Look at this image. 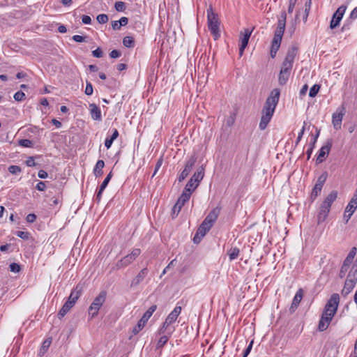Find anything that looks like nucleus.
<instances>
[{
	"label": "nucleus",
	"instance_id": "1",
	"mask_svg": "<svg viewBox=\"0 0 357 357\" xmlns=\"http://www.w3.org/2000/svg\"><path fill=\"white\" fill-rule=\"evenodd\" d=\"M280 95V90L278 89H274L267 98L261 111V117L259 125L260 130H265L271 120L275 107L278 103Z\"/></svg>",
	"mask_w": 357,
	"mask_h": 357
},
{
	"label": "nucleus",
	"instance_id": "2",
	"mask_svg": "<svg viewBox=\"0 0 357 357\" xmlns=\"http://www.w3.org/2000/svg\"><path fill=\"white\" fill-rule=\"evenodd\" d=\"M340 302L337 294H333L328 301L322 312L318 324V330L325 331L330 325L334 315L336 314Z\"/></svg>",
	"mask_w": 357,
	"mask_h": 357
},
{
	"label": "nucleus",
	"instance_id": "3",
	"mask_svg": "<svg viewBox=\"0 0 357 357\" xmlns=\"http://www.w3.org/2000/svg\"><path fill=\"white\" fill-rule=\"evenodd\" d=\"M287 13L285 11H282L280 17L278 19L277 27L274 33V36L272 40L271 49V56L274 58L278 51L282 38L285 30L286 26Z\"/></svg>",
	"mask_w": 357,
	"mask_h": 357
},
{
	"label": "nucleus",
	"instance_id": "4",
	"mask_svg": "<svg viewBox=\"0 0 357 357\" xmlns=\"http://www.w3.org/2000/svg\"><path fill=\"white\" fill-rule=\"evenodd\" d=\"M207 20L208 29L213 36L214 40L218 39L220 36L219 19L217 14L213 12L211 6L207 8Z\"/></svg>",
	"mask_w": 357,
	"mask_h": 357
},
{
	"label": "nucleus",
	"instance_id": "5",
	"mask_svg": "<svg viewBox=\"0 0 357 357\" xmlns=\"http://www.w3.org/2000/svg\"><path fill=\"white\" fill-rule=\"evenodd\" d=\"M141 250L139 248H135L132 250L130 254L127 255L124 257L119 260L116 264V269L119 270L123 268L127 267L131 264L136 258L140 255Z\"/></svg>",
	"mask_w": 357,
	"mask_h": 357
},
{
	"label": "nucleus",
	"instance_id": "6",
	"mask_svg": "<svg viewBox=\"0 0 357 357\" xmlns=\"http://www.w3.org/2000/svg\"><path fill=\"white\" fill-rule=\"evenodd\" d=\"M105 298L106 293L105 291H101L98 296L95 298L89 308V314L91 316V317H94L98 314V310L105 301Z\"/></svg>",
	"mask_w": 357,
	"mask_h": 357
},
{
	"label": "nucleus",
	"instance_id": "7",
	"mask_svg": "<svg viewBox=\"0 0 357 357\" xmlns=\"http://www.w3.org/2000/svg\"><path fill=\"white\" fill-rule=\"evenodd\" d=\"M297 47H291L287 51L285 59L282 63L281 70L291 73L294 59L297 54Z\"/></svg>",
	"mask_w": 357,
	"mask_h": 357
},
{
	"label": "nucleus",
	"instance_id": "8",
	"mask_svg": "<svg viewBox=\"0 0 357 357\" xmlns=\"http://www.w3.org/2000/svg\"><path fill=\"white\" fill-rule=\"evenodd\" d=\"M190 197H188V195L185 193H182L179 198L178 199L176 203L174 204L172 211V218H174L178 215L181 209L184 206L185 203L187 202L190 199Z\"/></svg>",
	"mask_w": 357,
	"mask_h": 357
},
{
	"label": "nucleus",
	"instance_id": "9",
	"mask_svg": "<svg viewBox=\"0 0 357 357\" xmlns=\"http://www.w3.org/2000/svg\"><path fill=\"white\" fill-rule=\"evenodd\" d=\"M252 32V30H250L249 29H245L243 32H241V46L239 47V54L241 56L243 55L244 50L248 45Z\"/></svg>",
	"mask_w": 357,
	"mask_h": 357
},
{
	"label": "nucleus",
	"instance_id": "10",
	"mask_svg": "<svg viewBox=\"0 0 357 357\" xmlns=\"http://www.w3.org/2000/svg\"><path fill=\"white\" fill-rule=\"evenodd\" d=\"M345 113V108L342 106L337 109V112L332 116V123L335 129L338 130L341 127L343 116Z\"/></svg>",
	"mask_w": 357,
	"mask_h": 357
},
{
	"label": "nucleus",
	"instance_id": "11",
	"mask_svg": "<svg viewBox=\"0 0 357 357\" xmlns=\"http://www.w3.org/2000/svg\"><path fill=\"white\" fill-rule=\"evenodd\" d=\"M345 10H346V8L344 6H340V8H337V10L335 11V13L333 15V17H332V20L331 22V24H330L331 29H335V27H337L339 25L340 22L341 21V20L343 17V15L345 12Z\"/></svg>",
	"mask_w": 357,
	"mask_h": 357
},
{
	"label": "nucleus",
	"instance_id": "12",
	"mask_svg": "<svg viewBox=\"0 0 357 357\" xmlns=\"http://www.w3.org/2000/svg\"><path fill=\"white\" fill-rule=\"evenodd\" d=\"M196 162V159L194 157H191L187 162L185 165L184 169L181 172L178 176V181L181 182L183 181L191 172L195 163Z\"/></svg>",
	"mask_w": 357,
	"mask_h": 357
},
{
	"label": "nucleus",
	"instance_id": "13",
	"mask_svg": "<svg viewBox=\"0 0 357 357\" xmlns=\"http://www.w3.org/2000/svg\"><path fill=\"white\" fill-rule=\"evenodd\" d=\"M326 180V176L324 174L321 175L314 185V187L312 189V197H316L321 191V189L323 188V185Z\"/></svg>",
	"mask_w": 357,
	"mask_h": 357
},
{
	"label": "nucleus",
	"instance_id": "14",
	"mask_svg": "<svg viewBox=\"0 0 357 357\" xmlns=\"http://www.w3.org/2000/svg\"><path fill=\"white\" fill-rule=\"evenodd\" d=\"M148 274V269L146 268L141 270L139 273L131 281V287H136L139 285L146 278Z\"/></svg>",
	"mask_w": 357,
	"mask_h": 357
},
{
	"label": "nucleus",
	"instance_id": "15",
	"mask_svg": "<svg viewBox=\"0 0 357 357\" xmlns=\"http://www.w3.org/2000/svg\"><path fill=\"white\" fill-rule=\"evenodd\" d=\"M89 108L91 118L94 121H100L102 120L100 109L95 103L89 104Z\"/></svg>",
	"mask_w": 357,
	"mask_h": 357
},
{
	"label": "nucleus",
	"instance_id": "16",
	"mask_svg": "<svg viewBox=\"0 0 357 357\" xmlns=\"http://www.w3.org/2000/svg\"><path fill=\"white\" fill-rule=\"evenodd\" d=\"M303 290L302 289H299L294 298H293V301H292V303H291V305L290 307V310L294 312L295 311V310L298 307L299 303H301L302 298H303Z\"/></svg>",
	"mask_w": 357,
	"mask_h": 357
},
{
	"label": "nucleus",
	"instance_id": "17",
	"mask_svg": "<svg viewBox=\"0 0 357 357\" xmlns=\"http://www.w3.org/2000/svg\"><path fill=\"white\" fill-rule=\"evenodd\" d=\"M220 212V208L216 207L213 208L204 219L205 221L213 225Z\"/></svg>",
	"mask_w": 357,
	"mask_h": 357
},
{
	"label": "nucleus",
	"instance_id": "18",
	"mask_svg": "<svg viewBox=\"0 0 357 357\" xmlns=\"http://www.w3.org/2000/svg\"><path fill=\"white\" fill-rule=\"evenodd\" d=\"M220 212V208L216 207L213 208L204 219L205 221L213 225Z\"/></svg>",
	"mask_w": 357,
	"mask_h": 357
},
{
	"label": "nucleus",
	"instance_id": "19",
	"mask_svg": "<svg viewBox=\"0 0 357 357\" xmlns=\"http://www.w3.org/2000/svg\"><path fill=\"white\" fill-rule=\"evenodd\" d=\"M199 183L192 179H190L187 183L182 193H185L190 197L192 192L198 187Z\"/></svg>",
	"mask_w": 357,
	"mask_h": 357
},
{
	"label": "nucleus",
	"instance_id": "20",
	"mask_svg": "<svg viewBox=\"0 0 357 357\" xmlns=\"http://www.w3.org/2000/svg\"><path fill=\"white\" fill-rule=\"evenodd\" d=\"M331 206H330L328 204L325 203L324 202H322L321 207H320V211L319 213V220H324L325 218L328 216V214L330 211Z\"/></svg>",
	"mask_w": 357,
	"mask_h": 357
},
{
	"label": "nucleus",
	"instance_id": "21",
	"mask_svg": "<svg viewBox=\"0 0 357 357\" xmlns=\"http://www.w3.org/2000/svg\"><path fill=\"white\" fill-rule=\"evenodd\" d=\"M208 231L209 230L206 229V228L205 227H203V225H200V226L199 227V228L193 238L194 243H199V241H201V238H203Z\"/></svg>",
	"mask_w": 357,
	"mask_h": 357
},
{
	"label": "nucleus",
	"instance_id": "22",
	"mask_svg": "<svg viewBox=\"0 0 357 357\" xmlns=\"http://www.w3.org/2000/svg\"><path fill=\"white\" fill-rule=\"evenodd\" d=\"M331 147V143L328 142L327 144L323 146L320 149L319 155L317 158V160L319 162H321L323 161V158H324L326 155H327L329 153Z\"/></svg>",
	"mask_w": 357,
	"mask_h": 357
},
{
	"label": "nucleus",
	"instance_id": "23",
	"mask_svg": "<svg viewBox=\"0 0 357 357\" xmlns=\"http://www.w3.org/2000/svg\"><path fill=\"white\" fill-rule=\"evenodd\" d=\"M73 301H67L58 313L59 318H63L68 312V311L73 307Z\"/></svg>",
	"mask_w": 357,
	"mask_h": 357
},
{
	"label": "nucleus",
	"instance_id": "24",
	"mask_svg": "<svg viewBox=\"0 0 357 357\" xmlns=\"http://www.w3.org/2000/svg\"><path fill=\"white\" fill-rule=\"evenodd\" d=\"M181 307L176 306L174 309L169 314L166 319L170 321L172 324L174 323L181 312Z\"/></svg>",
	"mask_w": 357,
	"mask_h": 357
},
{
	"label": "nucleus",
	"instance_id": "25",
	"mask_svg": "<svg viewBox=\"0 0 357 357\" xmlns=\"http://www.w3.org/2000/svg\"><path fill=\"white\" fill-rule=\"evenodd\" d=\"M204 176V169L202 166L199 168H198L197 171L194 173V174L191 177V179L194 180L195 181L197 182L199 184V182L203 179Z\"/></svg>",
	"mask_w": 357,
	"mask_h": 357
},
{
	"label": "nucleus",
	"instance_id": "26",
	"mask_svg": "<svg viewBox=\"0 0 357 357\" xmlns=\"http://www.w3.org/2000/svg\"><path fill=\"white\" fill-rule=\"evenodd\" d=\"M355 285L356 284L352 282L346 280L344 287L342 290V296H347L349 294H350L353 289L355 287Z\"/></svg>",
	"mask_w": 357,
	"mask_h": 357
},
{
	"label": "nucleus",
	"instance_id": "27",
	"mask_svg": "<svg viewBox=\"0 0 357 357\" xmlns=\"http://www.w3.org/2000/svg\"><path fill=\"white\" fill-rule=\"evenodd\" d=\"M291 73L285 71L284 70H280L278 82L280 85H284L287 82Z\"/></svg>",
	"mask_w": 357,
	"mask_h": 357
},
{
	"label": "nucleus",
	"instance_id": "28",
	"mask_svg": "<svg viewBox=\"0 0 357 357\" xmlns=\"http://www.w3.org/2000/svg\"><path fill=\"white\" fill-rule=\"evenodd\" d=\"M172 324V323L170 321H168L167 319H165V322L162 324L161 328L159 329V333L160 334H165V333H167V331H168V334L170 335L173 331H174V328L171 329L169 328V326Z\"/></svg>",
	"mask_w": 357,
	"mask_h": 357
},
{
	"label": "nucleus",
	"instance_id": "29",
	"mask_svg": "<svg viewBox=\"0 0 357 357\" xmlns=\"http://www.w3.org/2000/svg\"><path fill=\"white\" fill-rule=\"evenodd\" d=\"M172 324V323L170 321H168L167 319H165V322L162 324L161 328L159 329V333L160 334H165V333H167V331H168V334L170 335L173 331H174V328L171 329L169 328V326Z\"/></svg>",
	"mask_w": 357,
	"mask_h": 357
},
{
	"label": "nucleus",
	"instance_id": "30",
	"mask_svg": "<svg viewBox=\"0 0 357 357\" xmlns=\"http://www.w3.org/2000/svg\"><path fill=\"white\" fill-rule=\"evenodd\" d=\"M105 166V162L103 160H98V162H96V165L95 166V168H94V174L96 175V176H100L102 175L103 174V172H102V169Z\"/></svg>",
	"mask_w": 357,
	"mask_h": 357
},
{
	"label": "nucleus",
	"instance_id": "31",
	"mask_svg": "<svg viewBox=\"0 0 357 357\" xmlns=\"http://www.w3.org/2000/svg\"><path fill=\"white\" fill-rule=\"evenodd\" d=\"M337 197V192L335 190L332 191L324 199V202L328 204L330 206L332 205L333 202L335 201Z\"/></svg>",
	"mask_w": 357,
	"mask_h": 357
},
{
	"label": "nucleus",
	"instance_id": "32",
	"mask_svg": "<svg viewBox=\"0 0 357 357\" xmlns=\"http://www.w3.org/2000/svg\"><path fill=\"white\" fill-rule=\"evenodd\" d=\"M123 44L126 47H132L135 45V40L131 36H126L123 39Z\"/></svg>",
	"mask_w": 357,
	"mask_h": 357
},
{
	"label": "nucleus",
	"instance_id": "33",
	"mask_svg": "<svg viewBox=\"0 0 357 357\" xmlns=\"http://www.w3.org/2000/svg\"><path fill=\"white\" fill-rule=\"evenodd\" d=\"M346 280L351 281L356 284L357 282V271L351 268L347 277Z\"/></svg>",
	"mask_w": 357,
	"mask_h": 357
},
{
	"label": "nucleus",
	"instance_id": "34",
	"mask_svg": "<svg viewBox=\"0 0 357 357\" xmlns=\"http://www.w3.org/2000/svg\"><path fill=\"white\" fill-rule=\"evenodd\" d=\"M356 208H357L356 205L355 206V205L352 204L351 203L349 202L348 205L346 207L344 217H346V213H349V218H350Z\"/></svg>",
	"mask_w": 357,
	"mask_h": 357
},
{
	"label": "nucleus",
	"instance_id": "35",
	"mask_svg": "<svg viewBox=\"0 0 357 357\" xmlns=\"http://www.w3.org/2000/svg\"><path fill=\"white\" fill-rule=\"evenodd\" d=\"M239 249L237 248H232L228 251V255L230 260L236 259L239 255Z\"/></svg>",
	"mask_w": 357,
	"mask_h": 357
},
{
	"label": "nucleus",
	"instance_id": "36",
	"mask_svg": "<svg viewBox=\"0 0 357 357\" xmlns=\"http://www.w3.org/2000/svg\"><path fill=\"white\" fill-rule=\"evenodd\" d=\"M156 309H157V305H151L146 310V312L143 314V316L144 317V319L149 320V318L152 316L153 313L155 311Z\"/></svg>",
	"mask_w": 357,
	"mask_h": 357
},
{
	"label": "nucleus",
	"instance_id": "37",
	"mask_svg": "<svg viewBox=\"0 0 357 357\" xmlns=\"http://www.w3.org/2000/svg\"><path fill=\"white\" fill-rule=\"evenodd\" d=\"M80 291L77 290H74L70 293V295L68 298V301H73V305L76 303L79 297L80 296Z\"/></svg>",
	"mask_w": 357,
	"mask_h": 357
},
{
	"label": "nucleus",
	"instance_id": "38",
	"mask_svg": "<svg viewBox=\"0 0 357 357\" xmlns=\"http://www.w3.org/2000/svg\"><path fill=\"white\" fill-rule=\"evenodd\" d=\"M320 89V85L314 84L310 89L309 96L311 98L315 97Z\"/></svg>",
	"mask_w": 357,
	"mask_h": 357
},
{
	"label": "nucleus",
	"instance_id": "39",
	"mask_svg": "<svg viewBox=\"0 0 357 357\" xmlns=\"http://www.w3.org/2000/svg\"><path fill=\"white\" fill-rule=\"evenodd\" d=\"M169 340V337L167 335H163L162 336L158 341L157 342V349H160L162 347H163L166 343Z\"/></svg>",
	"mask_w": 357,
	"mask_h": 357
},
{
	"label": "nucleus",
	"instance_id": "40",
	"mask_svg": "<svg viewBox=\"0 0 357 357\" xmlns=\"http://www.w3.org/2000/svg\"><path fill=\"white\" fill-rule=\"evenodd\" d=\"M96 20L100 24H105L108 22L109 17L106 14H100L97 16Z\"/></svg>",
	"mask_w": 357,
	"mask_h": 357
},
{
	"label": "nucleus",
	"instance_id": "41",
	"mask_svg": "<svg viewBox=\"0 0 357 357\" xmlns=\"http://www.w3.org/2000/svg\"><path fill=\"white\" fill-rule=\"evenodd\" d=\"M115 9L119 12H122L126 10V4L123 1H117L114 5Z\"/></svg>",
	"mask_w": 357,
	"mask_h": 357
},
{
	"label": "nucleus",
	"instance_id": "42",
	"mask_svg": "<svg viewBox=\"0 0 357 357\" xmlns=\"http://www.w3.org/2000/svg\"><path fill=\"white\" fill-rule=\"evenodd\" d=\"M19 144L23 147H31L33 142L29 139H23L19 141Z\"/></svg>",
	"mask_w": 357,
	"mask_h": 357
},
{
	"label": "nucleus",
	"instance_id": "43",
	"mask_svg": "<svg viewBox=\"0 0 357 357\" xmlns=\"http://www.w3.org/2000/svg\"><path fill=\"white\" fill-rule=\"evenodd\" d=\"M93 89L92 84H91V82H86V85L84 91L85 94L87 96H91L93 94Z\"/></svg>",
	"mask_w": 357,
	"mask_h": 357
},
{
	"label": "nucleus",
	"instance_id": "44",
	"mask_svg": "<svg viewBox=\"0 0 357 357\" xmlns=\"http://www.w3.org/2000/svg\"><path fill=\"white\" fill-rule=\"evenodd\" d=\"M8 172L13 174H17L21 172V168L17 165H11L8 167Z\"/></svg>",
	"mask_w": 357,
	"mask_h": 357
},
{
	"label": "nucleus",
	"instance_id": "45",
	"mask_svg": "<svg viewBox=\"0 0 357 357\" xmlns=\"http://www.w3.org/2000/svg\"><path fill=\"white\" fill-rule=\"evenodd\" d=\"M354 260V258L351 257L350 256L347 255V257H346V259H344V262H343V268H349L351 264L352 263Z\"/></svg>",
	"mask_w": 357,
	"mask_h": 357
},
{
	"label": "nucleus",
	"instance_id": "46",
	"mask_svg": "<svg viewBox=\"0 0 357 357\" xmlns=\"http://www.w3.org/2000/svg\"><path fill=\"white\" fill-rule=\"evenodd\" d=\"M25 98V94L22 91H17L14 94V99L16 101H22Z\"/></svg>",
	"mask_w": 357,
	"mask_h": 357
},
{
	"label": "nucleus",
	"instance_id": "47",
	"mask_svg": "<svg viewBox=\"0 0 357 357\" xmlns=\"http://www.w3.org/2000/svg\"><path fill=\"white\" fill-rule=\"evenodd\" d=\"M16 235L24 240H27L29 238V233L27 231H18Z\"/></svg>",
	"mask_w": 357,
	"mask_h": 357
},
{
	"label": "nucleus",
	"instance_id": "48",
	"mask_svg": "<svg viewBox=\"0 0 357 357\" xmlns=\"http://www.w3.org/2000/svg\"><path fill=\"white\" fill-rule=\"evenodd\" d=\"M72 38L75 42L82 43V42H86V39L87 38V36L74 35Z\"/></svg>",
	"mask_w": 357,
	"mask_h": 357
},
{
	"label": "nucleus",
	"instance_id": "49",
	"mask_svg": "<svg viewBox=\"0 0 357 357\" xmlns=\"http://www.w3.org/2000/svg\"><path fill=\"white\" fill-rule=\"evenodd\" d=\"M144 327L140 322L138 321L137 325L133 328L132 333L134 335H137L139 331H141Z\"/></svg>",
	"mask_w": 357,
	"mask_h": 357
},
{
	"label": "nucleus",
	"instance_id": "50",
	"mask_svg": "<svg viewBox=\"0 0 357 357\" xmlns=\"http://www.w3.org/2000/svg\"><path fill=\"white\" fill-rule=\"evenodd\" d=\"M10 271L13 273H18L20 271V266L16 263H12L10 265Z\"/></svg>",
	"mask_w": 357,
	"mask_h": 357
},
{
	"label": "nucleus",
	"instance_id": "51",
	"mask_svg": "<svg viewBox=\"0 0 357 357\" xmlns=\"http://www.w3.org/2000/svg\"><path fill=\"white\" fill-rule=\"evenodd\" d=\"M92 55L94 56V57H96V58H100L102 56V50H100V48H97L96 50H93L92 52Z\"/></svg>",
	"mask_w": 357,
	"mask_h": 357
},
{
	"label": "nucleus",
	"instance_id": "52",
	"mask_svg": "<svg viewBox=\"0 0 357 357\" xmlns=\"http://www.w3.org/2000/svg\"><path fill=\"white\" fill-rule=\"evenodd\" d=\"M36 188L39 191H44L46 189V185L44 182L39 181L37 183Z\"/></svg>",
	"mask_w": 357,
	"mask_h": 357
},
{
	"label": "nucleus",
	"instance_id": "53",
	"mask_svg": "<svg viewBox=\"0 0 357 357\" xmlns=\"http://www.w3.org/2000/svg\"><path fill=\"white\" fill-rule=\"evenodd\" d=\"M26 165L28 167H34L36 165V162H34V158L32 156H30L28 158V159L26 161Z\"/></svg>",
	"mask_w": 357,
	"mask_h": 357
},
{
	"label": "nucleus",
	"instance_id": "54",
	"mask_svg": "<svg viewBox=\"0 0 357 357\" xmlns=\"http://www.w3.org/2000/svg\"><path fill=\"white\" fill-rule=\"evenodd\" d=\"M121 55V52L116 50H114L109 53L110 57L113 59L119 58Z\"/></svg>",
	"mask_w": 357,
	"mask_h": 357
},
{
	"label": "nucleus",
	"instance_id": "55",
	"mask_svg": "<svg viewBox=\"0 0 357 357\" xmlns=\"http://www.w3.org/2000/svg\"><path fill=\"white\" fill-rule=\"evenodd\" d=\"M36 220V215L34 213H30V214L27 215V216L26 218V220L30 223L35 222Z\"/></svg>",
	"mask_w": 357,
	"mask_h": 357
},
{
	"label": "nucleus",
	"instance_id": "56",
	"mask_svg": "<svg viewBox=\"0 0 357 357\" xmlns=\"http://www.w3.org/2000/svg\"><path fill=\"white\" fill-rule=\"evenodd\" d=\"M252 344L253 341H251L248 347L244 351L243 356V357H247L248 354L250 353L251 349L252 348Z\"/></svg>",
	"mask_w": 357,
	"mask_h": 357
},
{
	"label": "nucleus",
	"instance_id": "57",
	"mask_svg": "<svg viewBox=\"0 0 357 357\" xmlns=\"http://www.w3.org/2000/svg\"><path fill=\"white\" fill-rule=\"evenodd\" d=\"M50 344H51V340H45L43 343L40 351L43 350V351L45 352L47 349V348L50 347Z\"/></svg>",
	"mask_w": 357,
	"mask_h": 357
},
{
	"label": "nucleus",
	"instance_id": "58",
	"mask_svg": "<svg viewBox=\"0 0 357 357\" xmlns=\"http://www.w3.org/2000/svg\"><path fill=\"white\" fill-rule=\"evenodd\" d=\"M82 21L84 24H90L91 22V18L89 15H83L82 17Z\"/></svg>",
	"mask_w": 357,
	"mask_h": 357
},
{
	"label": "nucleus",
	"instance_id": "59",
	"mask_svg": "<svg viewBox=\"0 0 357 357\" xmlns=\"http://www.w3.org/2000/svg\"><path fill=\"white\" fill-rule=\"evenodd\" d=\"M118 22L120 24L121 26H126L128 23V19L126 17H122L120 18L119 20H118Z\"/></svg>",
	"mask_w": 357,
	"mask_h": 357
},
{
	"label": "nucleus",
	"instance_id": "60",
	"mask_svg": "<svg viewBox=\"0 0 357 357\" xmlns=\"http://www.w3.org/2000/svg\"><path fill=\"white\" fill-rule=\"evenodd\" d=\"M38 176L40 178H46L48 176V174L45 170L40 169L38 172Z\"/></svg>",
	"mask_w": 357,
	"mask_h": 357
},
{
	"label": "nucleus",
	"instance_id": "61",
	"mask_svg": "<svg viewBox=\"0 0 357 357\" xmlns=\"http://www.w3.org/2000/svg\"><path fill=\"white\" fill-rule=\"evenodd\" d=\"M308 90V86L307 84H305L303 86L301 89L300 90V96H305Z\"/></svg>",
	"mask_w": 357,
	"mask_h": 357
},
{
	"label": "nucleus",
	"instance_id": "62",
	"mask_svg": "<svg viewBox=\"0 0 357 357\" xmlns=\"http://www.w3.org/2000/svg\"><path fill=\"white\" fill-rule=\"evenodd\" d=\"M349 202L355 206L356 205V206H357V189L356 190V191L354 194V196Z\"/></svg>",
	"mask_w": 357,
	"mask_h": 357
},
{
	"label": "nucleus",
	"instance_id": "63",
	"mask_svg": "<svg viewBox=\"0 0 357 357\" xmlns=\"http://www.w3.org/2000/svg\"><path fill=\"white\" fill-rule=\"evenodd\" d=\"M112 26L114 30H119L121 28L120 24L118 22V21H112Z\"/></svg>",
	"mask_w": 357,
	"mask_h": 357
},
{
	"label": "nucleus",
	"instance_id": "64",
	"mask_svg": "<svg viewBox=\"0 0 357 357\" xmlns=\"http://www.w3.org/2000/svg\"><path fill=\"white\" fill-rule=\"evenodd\" d=\"M350 18L352 20L357 18V6L350 13Z\"/></svg>",
	"mask_w": 357,
	"mask_h": 357
}]
</instances>
